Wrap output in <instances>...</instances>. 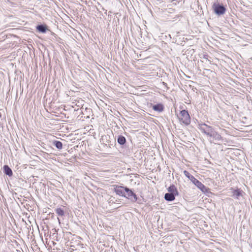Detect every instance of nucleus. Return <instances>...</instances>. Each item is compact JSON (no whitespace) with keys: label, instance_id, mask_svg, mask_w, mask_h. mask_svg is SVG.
Instances as JSON below:
<instances>
[{"label":"nucleus","instance_id":"obj_4","mask_svg":"<svg viewBox=\"0 0 252 252\" xmlns=\"http://www.w3.org/2000/svg\"><path fill=\"white\" fill-rule=\"evenodd\" d=\"M124 196L133 201H135L137 199L136 195L131 190H129L128 188L126 189V190L125 193V195H124Z\"/></svg>","mask_w":252,"mask_h":252},{"label":"nucleus","instance_id":"obj_10","mask_svg":"<svg viewBox=\"0 0 252 252\" xmlns=\"http://www.w3.org/2000/svg\"><path fill=\"white\" fill-rule=\"evenodd\" d=\"M153 109L155 111L161 112L163 110V106L161 104H157L153 106Z\"/></svg>","mask_w":252,"mask_h":252},{"label":"nucleus","instance_id":"obj_17","mask_svg":"<svg viewBox=\"0 0 252 252\" xmlns=\"http://www.w3.org/2000/svg\"><path fill=\"white\" fill-rule=\"evenodd\" d=\"M184 173L185 175L187 177H188V178H189V177H190V176H191V175H190L189 174V173L188 171H184Z\"/></svg>","mask_w":252,"mask_h":252},{"label":"nucleus","instance_id":"obj_5","mask_svg":"<svg viewBox=\"0 0 252 252\" xmlns=\"http://www.w3.org/2000/svg\"><path fill=\"white\" fill-rule=\"evenodd\" d=\"M127 188H125L122 186H117L115 189V191L116 193L119 195L124 196L126 190Z\"/></svg>","mask_w":252,"mask_h":252},{"label":"nucleus","instance_id":"obj_1","mask_svg":"<svg viewBox=\"0 0 252 252\" xmlns=\"http://www.w3.org/2000/svg\"><path fill=\"white\" fill-rule=\"evenodd\" d=\"M200 128L205 134L211 137H213L216 140H220L221 139V136L220 134L213 131L211 127L206 125L204 124L201 125Z\"/></svg>","mask_w":252,"mask_h":252},{"label":"nucleus","instance_id":"obj_16","mask_svg":"<svg viewBox=\"0 0 252 252\" xmlns=\"http://www.w3.org/2000/svg\"><path fill=\"white\" fill-rule=\"evenodd\" d=\"M191 182L192 183L194 184V183H195V182L197 180L196 179H195L193 176H191L190 177H189V178Z\"/></svg>","mask_w":252,"mask_h":252},{"label":"nucleus","instance_id":"obj_7","mask_svg":"<svg viewBox=\"0 0 252 252\" xmlns=\"http://www.w3.org/2000/svg\"><path fill=\"white\" fill-rule=\"evenodd\" d=\"M168 191L170 193H172L174 195H178V191L176 188L174 186L172 185L168 188Z\"/></svg>","mask_w":252,"mask_h":252},{"label":"nucleus","instance_id":"obj_14","mask_svg":"<svg viewBox=\"0 0 252 252\" xmlns=\"http://www.w3.org/2000/svg\"><path fill=\"white\" fill-rule=\"evenodd\" d=\"M118 142L120 144H124L126 142L125 138L123 136L119 137L118 139Z\"/></svg>","mask_w":252,"mask_h":252},{"label":"nucleus","instance_id":"obj_8","mask_svg":"<svg viewBox=\"0 0 252 252\" xmlns=\"http://www.w3.org/2000/svg\"><path fill=\"white\" fill-rule=\"evenodd\" d=\"M175 195L170 193H167L165 194L164 198L167 201H173L175 199Z\"/></svg>","mask_w":252,"mask_h":252},{"label":"nucleus","instance_id":"obj_13","mask_svg":"<svg viewBox=\"0 0 252 252\" xmlns=\"http://www.w3.org/2000/svg\"><path fill=\"white\" fill-rule=\"evenodd\" d=\"M37 29L41 32H46V28L42 25L37 26Z\"/></svg>","mask_w":252,"mask_h":252},{"label":"nucleus","instance_id":"obj_2","mask_svg":"<svg viewBox=\"0 0 252 252\" xmlns=\"http://www.w3.org/2000/svg\"><path fill=\"white\" fill-rule=\"evenodd\" d=\"M180 121L185 125H189L190 122V119L188 112L186 110H182L180 112L178 116Z\"/></svg>","mask_w":252,"mask_h":252},{"label":"nucleus","instance_id":"obj_12","mask_svg":"<svg viewBox=\"0 0 252 252\" xmlns=\"http://www.w3.org/2000/svg\"><path fill=\"white\" fill-rule=\"evenodd\" d=\"M54 144L56 146L57 148L58 149H61L63 147V144L60 141H55L54 142Z\"/></svg>","mask_w":252,"mask_h":252},{"label":"nucleus","instance_id":"obj_6","mask_svg":"<svg viewBox=\"0 0 252 252\" xmlns=\"http://www.w3.org/2000/svg\"><path fill=\"white\" fill-rule=\"evenodd\" d=\"M198 189H199L202 192H207L208 189L205 187L200 181L198 180L194 184Z\"/></svg>","mask_w":252,"mask_h":252},{"label":"nucleus","instance_id":"obj_3","mask_svg":"<svg viewBox=\"0 0 252 252\" xmlns=\"http://www.w3.org/2000/svg\"><path fill=\"white\" fill-rule=\"evenodd\" d=\"M213 7L215 13L218 15L223 14L225 11L224 7L219 3H214Z\"/></svg>","mask_w":252,"mask_h":252},{"label":"nucleus","instance_id":"obj_9","mask_svg":"<svg viewBox=\"0 0 252 252\" xmlns=\"http://www.w3.org/2000/svg\"><path fill=\"white\" fill-rule=\"evenodd\" d=\"M232 195L233 196H235L236 197H238L242 195V191L240 189L233 190L232 191Z\"/></svg>","mask_w":252,"mask_h":252},{"label":"nucleus","instance_id":"obj_11","mask_svg":"<svg viewBox=\"0 0 252 252\" xmlns=\"http://www.w3.org/2000/svg\"><path fill=\"white\" fill-rule=\"evenodd\" d=\"M4 169L5 171V173L6 175H8L9 176H11L12 174V172L11 170L8 167L7 165H5L4 166Z\"/></svg>","mask_w":252,"mask_h":252},{"label":"nucleus","instance_id":"obj_15","mask_svg":"<svg viewBox=\"0 0 252 252\" xmlns=\"http://www.w3.org/2000/svg\"><path fill=\"white\" fill-rule=\"evenodd\" d=\"M56 213L59 216H63L64 214V211L61 208H57L56 210Z\"/></svg>","mask_w":252,"mask_h":252}]
</instances>
